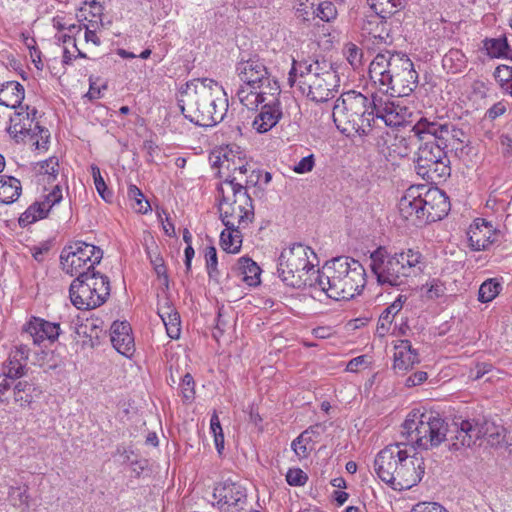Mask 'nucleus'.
I'll use <instances>...</instances> for the list:
<instances>
[{
    "instance_id": "1",
    "label": "nucleus",
    "mask_w": 512,
    "mask_h": 512,
    "mask_svg": "<svg viewBox=\"0 0 512 512\" xmlns=\"http://www.w3.org/2000/svg\"><path fill=\"white\" fill-rule=\"evenodd\" d=\"M181 112L190 122L204 127L220 123L228 111L223 87L208 78L194 79L181 88L178 96Z\"/></svg>"
},
{
    "instance_id": "2",
    "label": "nucleus",
    "mask_w": 512,
    "mask_h": 512,
    "mask_svg": "<svg viewBox=\"0 0 512 512\" xmlns=\"http://www.w3.org/2000/svg\"><path fill=\"white\" fill-rule=\"evenodd\" d=\"M314 286H318L333 300H350L360 294L366 285L363 265L354 258L340 256L327 261L322 269L313 271Z\"/></svg>"
},
{
    "instance_id": "3",
    "label": "nucleus",
    "mask_w": 512,
    "mask_h": 512,
    "mask_svg": "<svg viewBox=\"0 0 512 512\" xmlns=\"http://www.w3.org/2000/svg\"><path fill=\"white\" fill-rule=\"evenodd\" d=\"M403 443L386 446L374 460L377 476L394 490H408L416 486L425 473L424 458L416 453L409 455Z\"/></svg>"
},
{
    "instance_id": "4",
    "label": "nucleus",
    "mask_w": 512,
    "mask_h": 512,
    "mask_svg": "<svg viewBox=\"0 0 512 512\" xmlns=\"http://www.w3.org/2000/svg\"><path fill=\"white\" fill-rule=\"evenodd\" d=\"M369 77L392 97L408 96L418 85L413 62L401 53H378L369 65Z\"/></svg>"
},
{
    "instance_id": "5",
    "label": "nucleus",
    "mask_w": 512,
    "mask_h": 512,
    "mask_svg": "<svg viewBox=\"0 0 512 512\" xmlns=\"http://www.w3.org/2000/svg\"><path fill=\"white\" fill-rule=\"evenodd\" d=\"M296 77L301 92L317 103L334 98L340 87V77L333 63L324 58L294 61L288 78L291 85Z\"/></svg>"
},
{
    "instance_id": "6",
    "label": "nucleus",
    "mask_w": 512,
    "mask_h": 512,
    "mask_svg": "<svg viewBox=\"0 0 512 512\" xmlns=\"http://www.w3.org/2000/svg\"><path fill=\"white\" fill-rule=\"evenodd\" d=\"M422 254L414 249L391 254L385 247H378L370 255V268L380 285L398 287L424 270Z\"/></svg>"
},
{
    "instance_id": "7",
    "label": "nucleus",
    "mask_w": 512,
    "mask_h": 512,
    "mask_svg": "<svg viewBox=\"0 0 512 512\" xmlns=\"http://www.w3.org/2000/svg\"><path fill=\"white\" fill-rule=\"evenodd\" d=\"M375 105L374 94L369 97L355 90L343 92L334 103L333 121L343 134L368 135L374 127Z\"/></svg>"
},
{
    "instance_id": "8",
    "label": "nucleus",
    "mask_w": 512,
    "mask_h": 512,
    "mask_svg": "<svg viewBox=\"0 0 512 512\" xmlns=\"http://www.w3.org/2000/svg\"><path fill=\"white\" fill-rule=\"evenodd\" d=\"M219 212L227 230L246 228L254 218V207L247 189L237 177L225 178L218 187Z\"/></svg>"
},
{
    "instance_id": "9",
    "label": "nucleus",
    "mask_w": 512,
    "mask_h": 512,
    "mask_svg": "<svg viewBox=\"0 0 512 512\" xmlns=\"http://www.w3.org/2000/svg\"><path fill=\"white\" fill-rule=\"evenodd\" d=\"M448 425L436 412L412 411L401 426V435L414 446L428 450L438 447L445 439Z\"/></svg>"
},
{
    "instance_id": "10",
    "label": "nucleus",
    "mask_w": 512,
    "mask_h": 512,
    "mask_svg": "<svg viewBox=\"0 0 512 512\" xmlns=\"http://www.w3.org/2000/svg\"><path fill=\"white\" fill-rule=\"evenodd\" d=\"M310 256L316 259L314 251L301 243H294L282 250L278 258V276L287 286L301 288L306 285L314 286L315 278L309 276L314 270Z\"/></svg>"
},
{
    "instance_id": "11",
    "label": "nucleus",
    "mask_w": 512,
    "mask_h": 512,
    "mask_svg": "<svg viewBox=\"0 0 512 512\" xmlns=\"http://www.w3.org/2000/svg\"><path fill=\"white\" fill-rule=\"evenodd\" d=\"M415 137L421 142L414 157V169L417 175L429 182H441L451 172L445 143L431 135H425L424 140Z\"/></svg>"
},
{
    "instance_id": "12",
    "label": "nucleus",
    "mask_w": 512,
    "mask_h": 512,
    "mask_svg": "<svg viewBox=\"0 0 512 512\" xmlns=\"http://www.w3.org/2000/svg\"><path fill=\"white\" fill-rule=\"evenodd\" d=\"M69 294L76 308H97L104 304L110 295L109 278L96 271H92L88 276L81 275L72 281Z\"/></svg>"
},
{
    "instance_id": "13",
    "label": "nucleus",
    "mask_w": 512,
    "mask_h": 512,
    "mask_svg": "<svg viewBox=\"0 0 512 512\" xmlns=\"http://www.w3.org/2000/svg\"><path fill=\"white\" fill-rule=\"evenodd\" d=\"M19 108L20 111L16 110L13 114L9 115V126L4 127V129L16 141L24 140L28 136L33 139L39 134L43 144H47L50 137L48 129L38 125V123L33 127L37 113L36 109L33 108L30 112L29 106H26L25 109L23 106Z\"/></svg>"
},
{
    "instance_id": "14",
    "label": "nucleus",
    "mask_w": 512,
    "mask_h": 512,
    "mask_svg": "<svg viewBox=\"0 0 512 512\" xmlns=\"http://www.w3.org/2000/svg\"><path fill=\"white\" fill-rule=\"evenodd\" d=\"M280 94V85L271 75L252 89L248 86H240L236 93L239 101L249 110L256 109L260 103H280Z\"/></svg>"
},
{
    "instance_id": "15",
    "label": "nucleus",
    "mask_w": 512,
    "mask_h": 512,
    "mask_svg": "<svg viewBox=\"0 0 512 512\" xmlns=\"http://www.w3.org/2000/svg\"><path fill=\"white\" fill-rule=\"evenodd\" d=\"M213 497L221 512H243L248 506L246 489L239 483L224 481L217 484Z\"/></svg>"
},
{
    "instance_id": "16",
    "label": "nucleus",
    "mask_w": 512,
    "mask_h": 512,
    "mask_svg": "<svg viewBox=\"0 0 512 512\" xmlns=\"http://www.w3.org/2000/svg\"><path fill=\"white\" fill-rule=\"evenodd\" d=\"M420 140L425 139V135L436 137L438 141L445 143V149L448 147V141L451 139L459 144H464L467 139L466 133L450 123H441L439 121H430L427 118H421L412 128Z\"/></svg>"
},
{
    "instance_id": "17",
    "label": "nucleus",
    "mask_w": 512,
    "mask_h": 512,
    "mask_svg": "<svg viewBox=\"0 0 512 512\" xmlns=\"http://www.w3.org/2000/svg\"><path fill=\"white\" fill-rule=\"evenodd\" d=\"M455 434L451 437V450L470 448L489 432V422L480 419H460L455 421Z\"/></svg>"
},
{
    "instance_id": "18",
    "label": "nucleus",
    "mask_w": 512,
    "mask_h": 512,
    "mask_svg": "<svg viewBox=\"0 0 512 512\" xmlns=\"http://www.w3.org/2000/svg\"><path fill=\"white\" fill-rule=\"evenodd\" d=\"M422 203H425V207H423L424 215L421 216L423 224L439 221L450 211L448 197L437 187L426 188L423 186Z\"/></svg>"
},
{
    "instance_id": "19",
    "label": "nucleus",
    "mask_w": 512,
    "mask_h": 512,
    "mask_svg": "<svg viewBox=\"0 0 512 512\" xmlns=\"http://www.w3.org/2000/svg\"><path fill=\"white\" fill-rule=\"evenodd\" d=\"M422 190L423 186H411L400 198L398 203V210L400 216L411 221L413 225L421 226V216L424 215L423 207L425 203H422Z\"/></svg>"
},
{
    "instance_id": "20",
    "label": "nucleus",
    "mask_w": 512,
    "mask_h": 512,
    "mask_svg": "<svg viewBox=\"0 0 512 512\" xmlns=\"http://www.w3.org/2000/svg\"><path fill=\"white\" fill-rule=\"evenodd\" d=\"M376 102L375 110L373 112L374 126L378 122H383L386 126L397 127L404 121L407 114V108L400 105L396 101H384L381 97L374 95Z\"/></svg>"
},
{
    "instance_id": "21",
    "label": "nucleus",
    "mask_w": 512,
    "mask_h": 512,
    "mask_svg": "<svg viewBox=\"0 0 512 512\" xmlns=\"http://www.w3.org/2000/svg\"><path fill=\"white\" fill-rule=\"evenodd\" d=\"M236 72L243 83L241 86H248L250 89L257 87L264 78L270 75L263 60L256 56L239 61Z\"/></svg>"
},
{
    "instance_id": "22",
    "label": "nucleus",
    "mask_w": 512,
    "mask_h": 512,
    "mask_svg": "<svg viewBox=\"0 0 512 512\" xmlns=\"http://www.w3.org/2000/svg\"><path fill=\"white\" fill-rule=\"evenodd\" d=\"M383 17L375 13L363 19L361 24L362 36L372 45L389 44L392 42L387 23Z\"/></svg>"
},
{
    "instance_id": "23",
    "label": "nucleus",
    "mask_w": 512,
    "mask_h": 512,
    "mask_svg": "<svg viewBox=\"0 0 512 512\" xmlns=\"http://www.w3.org/2000/svg\"><path fill=\"white\" fill-rule=\"evenodd\" d=\"M24 332L33 339L34 344H40L44 340L53 342L59 336L60 326L57 323L33 317L25 326Z\"/></svg>"
},
{
    "instance_id": "24",
    "label": "nucleus",
    "mask_w": 512,
    "mask_h": 512,
    "mask_svg": "<svg viewBox=\"0 0 512 512\" xmlns=\"http://www.w3.org/2000/svg\"><path fill=\"white\" fill-rule=\"evenodd\" d=\"M111 343L120 354L129 357L134 352V339L127 322L115 321L110 329Z\"/></svg>"
},
{
    "instance_id": "25",
    "label": "nucleus",
    "mask_w": 512,
    "mask_h": 512,
    "mask_svg": "<svg viewBox=\"0 0 512 512\" xmlns=\"http://www.w3.org/2000/svg\"><path fill=\"white\" fill-rule=\"evenodd\" d=\"M261 109L252 122L258 133L271 130L282 117L281 103H260Z\"/></svg>"
},
{
    "instance_id": "26",
    "label": "nucleus",
    "mask_w": 512,
    "mask_h": 512,
    "mask_svg": "<svg viewBox=\"0 0 512 512\" xmlns=\"http://www.w3.org/2000/svg\"><path fill=\"white\" fill-rule=\"evenodd\" d=\"M470 247L475 251L486 250L492 243V225L484 219H477L468 231Z\"/></svg>"
},
{
    "instance_id": "27",
    "label": "nucleus",
    "mask_w": 512,
    "mask_h": 512,
    "mask_svg": "<svg viewBox=\"0 0 512 512\" xmlns=\"http://www.w3.org/2000/svg\"><path fill=\"white\" fill-rule=\"evenodd\" d=\"M418 362V353L412 348L409 340H401L400 343L395 346L393 368L397 372L404 373Z\"/></svg>"
},
{
    "instance_id": "28",
    "label": "nucleus",
    "mask_w": 512,
    "mask_h": 512,
    "mask_svg": "<svg viewBox=\"0 0 512 512\" xmlns=\"http://www.w3.org/2000/svg\"><path fill=\"white\" fill-rule=\"evenodd\" d=\"M25 97V89L17 81H8L0 86V105L17 109Z\"/></svg>"
},
{
    "instance_id": "29",
    "label": "nucleus",
    "mask_w": 512,
    "mask_h": 512,
    "mask_svg": "<svg viewBox=\"0 0 512 512\" xmlns=\"http://www.w3.org/2000/svg\"><path fill=\"white\" fill-rule=\"evenodd\" d=\"M66 247L74 251L75 256L88 265L87 270H93L103 257V251L99 247L83 241H76Z\"/></svg>"
},
{
    "instance_id": "30",
    "label": "nucleus",
    "mask_w": 512,
    "mask_h": 512,
    "mask_svg": "<svg viewBox=\"0 0 512 512\" xmlns=\"http://www.w3.org/2000/svg\"><path fill=\"white\" fill-rule=\"evenodd\" d=\"M60 262L63 271L71 276H88L92 273V270H87L88 265L85 262H82L81 259L75 256L74 251L67 247H64L61 252ZM93 271L95 270L93 269Z\"/></svg>"
},
{
    "instance_id": "31",
    "label": "nucleus",
    "mask_w": 512,
    "mask_h": 512,
    "mask_svg": "<svg viewBox=\"0 0 512 512\" xmlns=\"http://www.w3.org/2000/svg\"><path fill=\"white\" fill-rule=\"evenodd\" d=\"M233 270L242 277V281L249 286H257L260 283V267L252 259L241 257L233 267Z\"/></svg>"
},
{
    "instance_id": "32",
    "label": "nucleus",
    "mask_w": 512,
    "mask_h": 512,
    "mask_svg": "<svg viewBox=\"0 0 512 512\" xmlns=\"http://www.w3.org/2000/svg\"><path fill=\"white\" fill-rule=\"evenodd\" d=\"M22 192L20 181L12 176H0V203L10 204L16 201Z\"/></svg>"
},
{
    "instance_id": "33",
    "label": "nucleus",
    "mask_w": 512,
    "mask_h": 512,
    "mask_svg": "<svg viewBox=\"0 0 512 512\" xmlns=\"http://www.w3.org/2000/svg\"><path fill=\"white\" fill-rule=\"evenodd\" d=\"M406 299V296L399 295L397 299L381 313L377 325L378 331L382 333L388 332L393 317L401 311Z\"/></svg>"
},
{
    "instance_id": "34",
    "label": "nucleus",
    "mask_w": 512,
    "mask_h": 512,
    "mask_svg": "<svg viewBox=\"0 0 512 512\" xmlns=\"http://www.w3.org/2000/svg\"><path fill=\"white\" fill-rule=\"evenodd\" d=\"M241 228L234 230H224L220 235V246L227 253H238L242 245Z\"/></svg>"
},
{
    "instance_id": "35",
    "label": "nucleus",
    "mask_w": 512,
    "mask_h": 512,
    "mask_svg": "<svg viewBox=\"0 0 512 512\" xmlns=\"http://www.w3.org/2000/svg\"><path fill=\"white\" fill-rule=\"evenodd\" d=\"M374 13L383 17H390L398 10L404 8V0H367Z\"/></svg>"
},
{
    "instance_id": "36",
    "label": "nucleus",
    "mask_w": 512,
    "mask_h": 512,
    "mask_svg": "<svg viewBox=\"0 0 512 512\" xmlns=\"http://www.w3.org/2000/svg\"><path fill=\"white\" fill-rule=\"evenodd\" d=\"M47 216V208L44 209L40 202H34L20 215L18 223L21 227H26Z\"/></svg>"
},
{
    "instance_id": "37",
    "label": "nucleus",
    "mask_w": 512,
    "mask_h": 512,
    "mask_svg": "<svg viewBox=\"0 0 512 512\" xmlns=\"http://www.w3.org/2000/svg\"><path fill=\"white\" fill-rule=\"evenodd\" d=\"M485 46L488 54L492 57L512 59V49L505 37L487 40Z\"/></svg>"
},
{
    "instance_id": "38",
    "label": "nucleus",
    "mask_w": 512,
    "mask_h": 512,
    "mask_svg": "<svg viewBox=\"0 0 512 512\" xmlns=\"http://www.w3.org/2000/svg\"><path fill=\"white\" fill-rule=\"evenodd\" d=\"M35 387L27 381H19L14 386V400L20 406H27L32 403Z\"/></svg>"
},
{
    "instance_id": "39",
    "label": "nucleus",
    "mask_w": 512,
    "mask_h": 512,
    "mask_svg": "<svg viewBox=\"0 0 512 512\" xmlns=\"http://www.w3.org/2000/svg\"><path fill=\"white\" fill-rule=\"evenodd\" d=\"M159 315L163 320L167 335L171 339H178L181 334L180 315L178 314V312H159Z\"/></svg>"
},
{
    "instance_id": "40",
    "label": "nucleus",
    "mask_w": 512,
    "mask_h": 512,
    "mask_svg": "<svg viewBox=\"0 0 512 512\" xmlns=\"http://www.w3.org/2000/svg\"><path fill=\"white\" fill-rule=\"evenodd\" d=\"M501 290V284L494 278L484 281L478 292V300L482 303L492 301Z\"/></svg>"
},
{
    "instance_id": "41",
    "label": "nucleus",
    "mask_w": 512,
    "mask_h": 512,
    "mask_svg": "<svg viewBox=\"0 0 512 512\" xmlns=\"http://www.w3.org/2000/svg\"><path fill=\"white\" fill-rule=\"evenodd\" d=\"M90 169L98 194L105 202L111 203L113 200V192L108 189L101 175L100 168L97 165L93 164L91 165Z\"/></svg>"
},
{
    "instance_id": "42",
    "label": "nucleus",
    "mask_w": 512,
    "mask_h": 512,
    "mask_svg": "<svg viewBox=\"0 0 512 512\" xmlns=\"http://www.w3.org/2000/svg\"><path fill=\"white\" fill-rule=\"evenodd\" d=\"M205 260L208 276L211 280L219 283L220 271L217 268L218 259L217 252L214 246H209L205 250Z\"/></svg>"
},
{
    "instance_id": "43",
    "label": "nucleus",
    "mask_w": 512,
    "mask_h": 512,
    "mask_svg": "<svg viewBox=\"0 0 512 512\" xmlns=\"http://www.w3.org/2000/svg\"><path fill=\"white\" fill-rule=\"evenodd\" d=\"M319 18L322 21L330 22L337 17V9L330 1H320L314 10L312 19Z\"/></svg>"
},
{
    "instance_id": "44",
    "label": "nucleus",
    "mask_w": 512,
    "mask_h": 512,
    "mask_svg": "<svg viewBox=\"0 0 512 512\" xmlns=\"http://www.w3.org/2000/svg\"><path fill=\"white\" fill-rule=\"evenodd\" d=\"M415 135L413 137L396 136L391 144V151L398 157L404 158L411 152V145L413 144Z\"/></svg>"
},
{
    "instance_id": "45",
    "label": "nucleus",
    "mask_w": 512,
    "mask_h": 512,
    "mask_svg": "<svg viewBox=\"0 0 512 512\" xmlns=\"http://www.w3.org/2000/svg\"><path fill=\"white\" fill-rule=\"evenodd\" d=\"M128 197L129 199L135 201L133 204V208L139 213H146L150 210V204L147 200L144 199V195L141 190L135 186L130 185L128 188Z\"/></svg>"
},
{
    "instance_id": "46",
    "label": "nucleus",
    "mask_w": 512,
    "mask_h": 512,
    "mask_svg": "<svg viewBox=\"0 0 512 512\" xmlns=\"http://www.w3.org/2000/svg\"><path fill=\"white\" fill-rule=\"evenodd\" d=\"M344 55L354 69L362 65L363 52L357 45L348 43L344 48Z\"/></svg>"
},
{
    "instance_id": "47",
    "label": "nucleus",
    "mask_w": 512,
    "mask_h": 512,
    "mask_svg": "<svg viewBox=\"0 0 512 512\" xmlns=\"http://www.w3.org/2000/svg\"><path fill=\"white\" fill-rule=\"evenodd\" d=\"M25 374V363L18 361L16 356H9L8 363L6 365L5 375L7 378L14 380Z\"/></svg>"
},
{
    "instance_id": "48",
    "label": "nucleus",
    "mask_w": 512,
    "mask_h": 512,
    "mask_svg": "<svg viewBox=\"0 0 512 512\" xmlns=\"http://www.w3.org/2000/svg\"><path fill=\"white\" fill-rule=\"evenodd\" d=\"M210 429L214 435V442L218 452L224 448V435L220 424L219 417L216 412L213 413L210 420Z\"/></svg>"
},
{
    "instance_id": "49",
    "label": "nucleus",
    "mask_w": 512,
    "mask_h": 512,
    "mask_svg": "<svg viewBox=\"0 0 512 512\" xmlns=\"http://www.w3.org/2000/svg\"><path fill=\"white\" fill-rule=\"evenodd\" d=\"M195 382L191 374L187 373L183 376L180 383V391L185 402H190L194 399L195 395Z\"/></svg>"
},
{
    "instance_id": "50",
    "label": "nucleus",
    "mask_w": 512,
    "mask_h": 512,
    "mask_svg": "<svg viewBox=\"0 0 512 512\" xmlns=\"http://www.w3.org/2000/svg\"><path fill=\"white\" fill-rule=\"evenodd\" d=\"M318 3L319 0H297L296 10L304 20H310Z\"/></svg>"
},
{
    "instance_id": "51",
    "label": "nucleus",
    "mask_w": 512,
    "mask_h": 512,
    "mask_svg": "<svg viewBox=\"0 0 512 512\" xmlns=\"http://www.w3.org/2000/svg\"><path fill=\"white\" fill-rule=\"evenodd\" d=\"M63 198L62 195V189L59 185H55L51 192H49L43 201H40L41 205L45 208H47V213L51 210V208L61 202Z\"/></svg>"
},
{
    "instance_id": "52",
    "label": "nucleus",
    "mask_w": 512,
    "mask_h": 512,
    "mask_svg": "<svg viewBox=\"0 0 512 512\" xmlns=\"http://www.w3.org/2000/svg\"><path fill=\"white\" fill-rule=\"evenodd\" d=\"M28 487H13L11 486L9 489V497L12 501H14L15 505L27 504L28 495H27Z\"/></svg>"
},
{
    "instance_id": "53",
    "label": "nucleus",
    "mask_w": 512,
    "mask_h": 512,
    "mask_svg": "<svg viewBox=\"0 0 512 512\" xmlns=\"http://www.w3.org/2000/svg\"><path fill=\"white\" fill-rule=\"evenodd\" d=\"M286 481L291 486H301L307 481V475L299 468L289 469L286 474Z\"/></svg>"
},
{
    "instance_id": "54",
    "label": "nucleus",
    "mask_w": 512,
    "mask_h": 512,
    "mask_svg": "<svg viewBox=\"0 0 512 512\" xmlns=\"http://www.w3.org/2000/svg\"><path fill=\"white\" fill-rule=\"evenodd\" d=\"M315 166V157L313 154L303 157L293 167V171L297 174H305L313 170Z\"/></svg>"
},
{
    "instance_id": "55",
    "label": "nucleus",
    "mask_w": 512,
    "mask_h": 512,
    "mask_svg": "<svg viewBox=\"0 0 512 512\" xmlns=\"http://www.w3.org/2000/svg\"><path fill=\"white\" fill-rule=\"evenodd\" d=\"M307 432H303L296 439L293 440L291 447L299 457H306L308 455V449L306 447L307 440L305 438V434Z\"/></svg>"
},
{
    "instance_id": "56",
    "label": "nucleus",
    "mask_w": 512,
    "mask_h": 512,
    "mask_svg": "<svg viewBox=\"0 0 512 512\" xmlns=\"http://www.w3.org/2000/svg\"><path fill=\"white\" fill-rule=\"evenodd\" d=\"M41 170L43 173L48 174L49 176H52L55 178L58 174V159L55 157H51L45 161H43L40 165Z\"/></svg>"
},
{
    "instance_id": "57",
    "label": "nucleus",
    "mask_w": 512,
    "mask_h": 512,
    "mask_svg": "<svg viewBox=\"0 0 512 512\" xmlns=\"http://www.w3.org/2000/svg\"><path fill=\"white\" fill-rule=\"evenodd\" d=\"M495 78L502 84L512 81V67L501 65L498 66L494 73Z\"/></svg>"
},
{
    "instance_id": "58",
    "label": "nucleus",
    "mask_w": 512,
    "mask_h": 512,
    "mask_svg": "<svg viewBox=\"0 0 512 512\" xmlns=\"http://www.w3.org/2000/svg\"><path fill=\"white\" fill-rule=\"evenodd\" d=\"M411 512H447L440 504L438 503H419L415 505Z\"/></svg>"
},
{
    "instance_id": "59",
    "label": "nucleus",
    "mask_w": 512,
    "mask_h": 512,
    "mask_svg": "<svg viewBox=\"0 0 512 512\" xmlns=\"http://www.w3.org/2000/svg\"><path fill=\"white\" fill-rule=\"evenodd\" d=\"M445 286L438 280H432L427 290V295L431 299L442 297L445 294Z\"/></svg>"
},
{
    "instance_id": "60",
    "label": "nucleus",
    "mask_w": 512,
    "mask_h": 512,
    "mask_svg": "<svg viewBox=\"0 0 512 512\" xmlns=\"http://www.w3.org/2000/svg\"><path fill=\"white\" fill-rule=\"evenodd\" d=\"M506 112V105L504 102H497L490 107L485 114V117L490 120H495L497 117L503 115Z\"/></svg>"
},
{
    "instance_id": "61",
    "label": "nucleus",
    "mask_w": 512,
    "mask_h": 512,
    "mask_svg": "<svg viewBox=\"0 0 512 512\" xmlns=\"http://www.w3.org/2000/svg\"><path fill=\"white\" fill-rule=\"evenodd\" d=\"M426 379H427V373L424 371H418V372H415L414 374H412L411 376H409L406 379L405 384L407 387H414V386L422 384L424 381H426Z\"/></svg>"
},
{
    "instance_id": "62",
    "label": "nucleus",
    "mask_w": 512,
    "mask_h": 512,
    "mask_svg": "<svg viewBox=\"0 0 512 512\" xmlns=\"http://www.w3.org/2000/svg\"><path fill=\"white\" fill-rule=\"evenodd\" d=\"M491 370V365L487 363L477 364L470 372V377L474 380L482 378L486 373Z\"/></svg>"
},
{
    "instance_id": "63",
    "label": "nucleus",
    "mask_w": 512,
    "mask_h": 512,
    "mask_svg": "<svg viewBox=\"0 0 512 512\" xmlns=\"http://www.w3.org/2000/svg\"><path fill=\"white\" fill-rule=\"evenodd\" d=\"M366 364H367L366 356L361 355V356L351 359L346 366V370L349 372H357L361 366L366 365Z\"/></svg>"
},
{
    "instance_id": "64",
    "label": "nucleus",
    "mask_w": 512,
    "mask_h": 512,
    "mask_svg": "<svg viewBox=\"0 0 512 512\" xmlns=\"http://www.w3.org/2000/svg\"><path fill=\"white\" fill-rule=\"evenodd\" d=\"M10 355L16 356L18 361L25 363L28 359L29 349L26 345H20L19 347H16V349L12 351Z\"/></svg>"
}]
</instances>
